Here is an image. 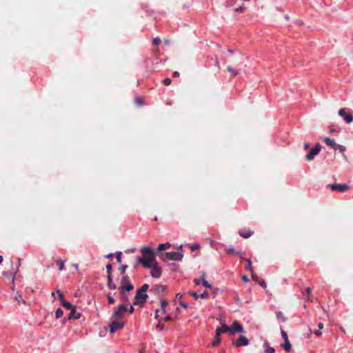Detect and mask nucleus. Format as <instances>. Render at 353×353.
Instances as JSON below:
<instances>
[{"label": "nucleus", "mask_w": 353, "mask_h": 353, "mask_svg": "<svg viewBox=\"0 0 353 353\" xmlns=\"http://www.w3.org/2000/svg\"><path fill=\"white\" fill-rule=\"evenodd\" d=\"M168 302L165 299L160 301V308L156 310L155 318L160 321H170L175 320V317L167 313Z\"/></svg>", "instance_id": "1"}, {"label": "nucleus", "mask_w": 353, "mask_h": 353, "mask_svg": "<svg viewBox=\"0 0 353 353\" xmlns=\"http://www.w3.org/2000/svg\"><path fill=\"white\" fill-rule=\"evenodd\" d=\"M143 266L150 269V274L153 278L158 279L161 276L162 270L157 261L152 262L143 261Z\"/></svg>", "instance_id": "2"}, {"label": "nucleus", "mask_w": 353, "mask_h": 353, "mask_svg": "<svg viewBox=\"0 0 353 353\" xmlns=\"http://www.w3.org/2000/svg\"><path fill=\"white\" fill-rule=\"evenodd\" d=\"M143 257H138V261L143 265V261L152 262L156 261L153 250L149 247H143L141 249Z\"/></svg>", "instance_id": "3"}, {"label": "nucleus", "mask_w": 353, "mask_h": 353, "mask_svg": "<svg viewBox=\"0 0 353 353\" xmlns=\"http://www.w3.org/2000/svg\"><path fill=\"white\" fill-rule=\"evenodd\" d=\"M128 311L127 307L124 305H120L114 309L110 319L112 320H123L125 313Z\"/></svg>", "instance_id": "4"}, {"label": "nucleus", "mask_w": 353, "mask_h": 353, "mask_svg": "<svg viewBox=\"0 0 353 353\" xmlns=\"http://www.w3.org/2000/svg\"><path fill=\"white\" fill-rule=\"evenodd\" d=\"M161 256V259L164 261H180L183 258V254L178 252H164Z\"/></svg>", "instance_id": "5"}, {"label": "nucleus", "mask_w": 353, "mask_h": 353, "mask_svg": "<svg viewBox=\"0 0 353 353\" xmlns=\"http://www.w3.org/2000/svg\"><path fill=\"white\" fill-rule=\"evenodd\" d=\"M125 326V321L123 320H110L109 330L110 333H114L117 330H121Z\"/></svg>", "instance_id": "6"}, {"label": "nucleus", "mask_w": 353, "mask_h": 353, "mask_svg": "<svg viewBox=\"0 0 353 353\" xmlns=\"http://www.w3.org/2000/svg\"><path fill=\"white\" fill-rule=\"evenodd\" d=\"M229 334H234L235 333H242L244 332L243 327L241 324L238 321H235L232 323L230 327H229Z\"/></svg>", "instance_id": "7"}, {"label": "nucleus", "mask_w": 353, "mask_h": 353, "mask_svg": "<svg viewBox=\"0 0 353 353\" xmlns=\"http://www.w3.org/2000/svg\"><path fill=\"white\" fill-rule=\"evenodd\" d=\"M339 114L347 123H351L353 122V114L351 112H347L345 108H341L339 110Z\"/></svg>", "instance_id": "8"}, {"label": "nucleus", "mask_w": 353, "mask_h": 353, "mask_svg": "<svg viewBox=\"0 0 353 353\" xmlns=\"http://www.w3.org/2000/svg\"><path fill=\"white\" fill-rule=\"evenodd\" d=\"M120 290L122 292L130 291L133 289V285L131 284L130 279L128 276H124L121 280Z\"/></svg>", "instance_id": "9"}, {"label": "nucleus", "mask_w": 353, "mask_h": 353, "mask_svg": "<svg viewBox=\"0 0 353 353\" xmlns=\"http://www.w3.org/2000/svg\"><path fill=\"white\" fill-rule=\"evenodd\" d=\"M148 298V295L146 293H145L143 291H138L136 296H135V301L134 303V305H139V304H143L145 302L146 299Z\"/></svg>", "instance_id": "10"}, {"label": "nucleus", "mask_w": 353, "mask_h": 353, "mask_svg": "<svg viewBox=\"0 0 353 353\" xmlns=\"http://www.w3.org/2000/svg\"><path fill=\"white\" fill-rule=\"evenodd\" d=\"M321 150V145L317 143L314 148L312 149L310 153L305 156L306 160L310 161L319 153Z\"/></svg>", "instance_id": "11"}, {"label": "nucleus", "mask_w": 353, "mask_h": 353, "mask_svg": "<svg viewBox=\"0 0 353 353\" xmlns=\"http://www.w3.org/2000/svg\"><path fill=\"white\" fill-rule=\"evenodd\" d=\"M236 347L247 346L249 344L248 339L243 335H240L237 341L234 343Z\"/></svg>", "instance_id": "12"}, {"label": "nucleus", "mask_w": 353, "mask_h": 353, "mask_svg": "<svg viewBox=\"0 0 353 353\" xmlns=\"http://www.w3.org/2000/svg\"><path fill=\"white\" fill-rule=\"evenodd\" d=\"M220 323L221 324V327H219V328H216V331H215V334L216 335H219L221 334V333H224V332H229V326H228L223 321H220Z\"/></svg>", "instance_id": "13"}, {"label": "nucleus", "mask_w": 353, "mask_h": 353, "mask_svg": "<svg viewBox=\"0 0 353 353\" xmlns=\"http://www.w3.org/2000/svg\"><path fill=\"white\" fill-rule=\"evenodd\" d=\"M331 187L332 190H338L341 192L349 189V186L347 184H333Z\"/></svg>", "instance_id": "14"}, {"label": "nucleus", "mask_w": 353, "mask_h": 353, "mask_svg": "<svg viewBox=\"0 0 353 353\" xmlns=\"http://www.w3.org/2000/svg\"><path fill=\"white\" fill-rule=\"evenodd\" d=\"M323 141L330 147L335 149L336 148V143L334 140L331 139L330 137H325L323 139Z\"/></svg>", "instance_id": "15"}, {"label": "nucleus", "mask_w": 353, "mask_h": 353, "mask_svg": "<svg viewBox=\"0 0 353 353\" xmlns=\"http://www.w3.org/2000/svg\"><path fill=\"white\" fill-rule=\"evenodd\" d=\"M239 234L243 238H249L253 234V232L250 230H241L239 231Z\"/></svg>", "instance_id": "16"}, {"label": "nucleus", "mask_w": 353, "mask_h": 353, "mask_svg": "<svg viewBox=\"0 0 353 353\" xmlns=\"http://www.w3.org/2000/svg\"><path fill=\"white\" fill-rule=\"evenodd\" d=\"M335 150H339V152H341L343 154V158L345 161H347V158L346 155L344 154V152H345V151L346 150L345 146L336 144V148H335Z\"/></svg>", "instance_id": "17"}, {"label": "nucleus", "mask_w": 353, "mask_h": 353, "mask_svg": "<svg viewBox=\"0 0 353 353\" xmlns=\"http://www.w3.org/2000/svg\"><path fill=\"white\" fill-rule=\"evenodd\" d=\"M62 305L65 307H66L68 310H70L72 312H75V310H76V307L74 305H72L71 303H70L69 302L63 301V304Z\"/></svg>", "instance_id": "18"}, {"label": "nucleus", "mask_w": 353, "mask_h": 353, "mask_svg": "<svg viewBox=\"0 0 353 353\" xmlns=\"http://www.w3.org/2000/svg\"><path fill=\"white\" fill-rule=\"evenodd\" d=\"M171 246V244L170 243H165L159 244L157 248L158 251H162L163 250L168 249Z\"/></svg>", "instance_id": "19"}, {"label": "nucleus", "mask_w": 353, "mask_h": 353, "mask_svg": "<svg viewBox=\"0 0 353 353\" xmlns=\"http://www.w3.org/2000/svg\"><path fill=\"white\" fill-rule=\"evenodd\" d=\"M14 299L16 301H17L19 303H24L25 301H23V299H22V296L21 294H19V293H16L14 294Z\"/></svg>", "instance_id": "20"}, {"label": "nucleus", "mask_w": 353, "mask_h": 353, "mask_svg": "<svg viewBox=\"0 0 353 353\" xmlns=\"http://www.w3.org/2000/svg\"><path fill=\"white\" fill-rule=\"evenodd\" d=\"M201 283L206 288L211 289L212 288V285L208 281H207L203 276L201 278Z\"/></svg>", "instance_id": "21"}, {"label": "nucleus", "mask_w": 353, "mask_h": 353, "mask_svg": "<svg viewBox=\"0 0 353 353\" xmlns=\"http://www.w3.org/2000/svg\"><path fill=\"white\" fill-rule=\"evenodd\" d=\"M220 342H221L220 336L216 334L215 338L212 343V345L214 347V346L217 345L218 344H219Z\"/></svg>", "instance_id": "22"}, {"label": "nucleus", "mask_w": 353, "mask_h": 353, "mask_svg": "<svg viewBox=\"0 0 353 353\" xmlns=\"http://www.w3.org/2000/svg\"><path fill=\"white\" fill-rule=\"evenodd\" d=\"M264 345L266 347L265 352L266 353H274L275 350L273 347L269 346L268 343H265Z\"/></svg>", "instance_id": "23"}, {"label": "nucleus", "mask_w": 353, "mask_h": 353, "mask_svg": "<svg viewBox=\"0 0 353 353\" xmlns=\"http://www.w3.org/2000/svg\"><path fill=\"white\" fill-rule=\"evenodd\" d=\"M282 347H283L284 350H287V351H288V350H290V348H291V344H290V343L289 340H288V341H285V343L282 345Z\"/></svg>", "instance_id": "24"}, {"label": "nucleus", "mask_w": 353, "mask_h": 353, "mask_svg": "<svg viewBox=\"0 0 353 353\" xmlns=\"http://www.w3.org/2000/svg\"><path fill=\"white\" fill-rule=\"evenodd\" d=\"M68 318L77 319L80 318V314H75V312L71 311V313L69 314Z\"/></svg>", "instance_id": "25"}, {"label": "nucleus", "mask_w": 353, "mask_h": 353, "mask_svg": "<svg viewBox=\"0 0 353 353\" xmlns=\"http://www.w3.org/2000/svg\"><path fill=\"white\" fill-rule=\"evenodd\" d=\"M57 263H58L59 270L60 271L63 270V268H64V261L62 259H58Z\"/></svg>", "instance_id": "26"}, {"label": "nucleus", "mask_w": 353, "mask_h": 353, "mask_svg": "<svg viewBox=\"0 0 353 353\" xmlns=\"http://www.w3.org/2000/svg\"><path fill=\"white\" fill-rule=\"evenodd\" d=\"M63 315V310L60 308L57 309L56 312H55V316L57 319H59Z\"/></svg>", "instance_id": "27"}, {"label": "nucleus", "mask_w": 353, "mask_h": 353, "mask_svg": "<svg viewBox=\"0 0 353 353\" xmlns=\"http://www.w3.org/2000/svg\"><path fill=\"white\" fill-rule=\"evenodd\" d=\"M276 316L279 319H280L281 321H285V318H284V316L283 314L281 312H277L276 313Z\"/></svg>", "instance_id": "28"}, {"label": "nucleus", "mask_w": 353, "mask_h": 353, "mask_svg": "<svg viewBox=\"0 0 353 353\" xmlns=\"http://www.w3.org/2000/svg\"><path fill=\"white\" fill-rule=\"evenodd\" d=\"M246 262L248 263V266H247V268L251 272H252V262L250 259H246Z\"/></svg>", "instance_id": "29"}, {"label": "nucleus", "mask_w": 353, "mask_h": 353, "mask_svg": "<svg viewBox=\"0 0 353 353\" xmlns=\"http://www.w3.org/2000/svg\"><path fill=\"white\" fill-rule=\"evenodd\" d=\"M57 294L59 295V300L61 301V304H63V301H65L64 300V298H63V294L61 292V291L59 290H57Z\"/></svg>", "instance_id": "30"}, {"label": "nucleus", "mask_w": 353, "mask_h": 353, "mask_svg": "<svg viewBox=\"0 0 353 353\" xmlns=\"http://www.w3.org/2000/svg\"><path fill=\"white\" fill-rule=\"evenodd\" d=\"M200 245L199 244H194V245H192L190 246V249L192 251H194L196 250H198L200 248Z\"/></svg>", "instance_id": "31"}, {"label": "nucleus", "mask_w": 353, "mask_h": 353, "mask_svg": "<svg viewBox=\"0 0 353 353\" xmlns=\"http://www.w3.org/2000/svg\"><path fill=\"white\" fill-rule=\"evenodd\" d=\"M108 299L109 304H113L115 302L114 299L110 294L108 295Z\"/></svg>", "instance_id": "32"}, {"label": "nucleus", "mask_w": 353, "mask_h": 353, "mask_svg": "<svg viewBox=\"0 0 353 353\" xmlns=\"http://www.w3.org/2000/svg\"><path fill=\"white\" fill-rule=\"evenodd\" d=\"M106 269H107V272H108V275H112V265H111V264H108L106 265Z\"/></svg>", "instance_id": "33"}, {"label": "nucleus", "mask_w": 353, "mask_h": 353, "mask_svg": "<svg viewBox=\"0 0 353 353\" xmlns=\"http://www.w3.org/2000/svg\"><path fill=\"white\" fill-rule=\"evenodd\" d=\"M180 310L179 307H176L174 312V314L172 315V317H175V319H176V317L178 314H179Z\"/></svg>", "instance_id": "34"}, {"label": "nucleus", "mask_w": 353, "mask_h": 353, "mask_svg": "<svg viewBox=\"0 0 353 353\" xmlns=\"http://www.w3.org/2000/svg\"><path fill=\"white\" fill-rule=\"evenodd\" d=\"M179 305L182 307H183L184 309L187 310L189 308V305L186 303H185L183 301H180L179 302Z\"/></svg>", "instance_id": "35"}, {"label": "nucleus", "mask_w": 353, "mask_h": 353, "mask_svg": "<svg viewBox=\"0 0 353 353\" xmlns=\"http://www.w3.org/2000/svg\"><path fill=\"white\" fill-rule=\"evenodd\" d=\"M208 296H209V294L206 292H204L203 293H202L201 294L199 295V298H201V299H207Z\"/></svg>", "instance_id": "36"}, {"label": "nucleus", "mask_w": 353, "mask_h": 353, "mask_svg": "<svg viewBox=\"0 0 353 353\" xmlns=\"http://www.w3.org/2000/svg\"><path fill=\"white\" fill-rule=\"evenodd\" d=\"M112 283V275H108V286Z\"/></svg>", "instance_id": "37"}, {"label": "nucleus", "mask_w": 353, "mask_h": 353, "mask_svg": "<svg viewBox=\"0 0 353 353\" xmlns=\"http://www.w3.org/2000/svg\"><path fill=\"white\" fill-rule=\"evenodd\" d=\"M149 286L148 284H145L142 286L141 289L139 290V291H143L145 293H146L147 290L148 289Z\"/></svg>", "instance_id": "38"}, {"label": "nucleus", "mask_w": 353, "mask_h": 353, "mask_svg": "<svg viewBox=\"0 0 353 353\" xmlns=\"http://www.w3.org/2000/svg\"><path fill=\"white\" fill-rule=\"evenodd\" d=\"M117 260L119 263L121 262V252H118L116 254Z\"/></svg>", "instance_id": "39"}, {"label": "nucleus", "mask_w": 353, "mask_h": 353, "mask_svg": "<svg viewBox=\"0 0 353 353\" xmlns=\"http://www.w3.org/2000/svg\"><path fill=\"white\" fill-rule=\"evenodd\" d=\"M190 294L191 295L193 296V297L195 299H198L199 298V294H198L196 292H190Z\"/></svg>", "instance_id": "40"}, {"label": "nucleus", "mask_w": 353, "mask_h": 353, "mask_svg": "<svg viewBox=\"0 0 353 353\" xmlns=\"http://www.w3.org/2000/svg\"><path fill=\"white\" fill-rule=\"evenodd\" d=\"M281 336H282L283 339L285 341H288V340L287 334L284 331H283V330L281 331Z\"/></svg>", "instance_id": "41"}, {"label": "nucleus", "mask_w": 353, "mask_h": 353, "mask_svg": "<svg viewBox=\"0 0 353 353\" xmlns=\"http://www.w3.org/2000/svg\"><path fill=\"white\" fill-rule=\"evenodd\" d=\"M228 71L232 72L234 75L238 74V71L234 70V69H233V68H232L231 67H228Z\"/></svg>", "instance_id": "42"}, {"label": "nucleus", "mask_w": 353, "mask_h": 353, "mask_svg": "<svg viewBox=\"0 0 353 353\" xmlns=\"http://www.w3.org/2000/svg\"><path fill=\"white\" fill-rule=\"evenodd\" d=\"M161 43V40L159 38H155L153 39V43L155 45H159Z\"/></svg>", "instance_id": "43"}, {"label": "nucleus", "mask_w": 353, "mask_h": 353, "mask_svg": "<svg viewBox=\"0 0 353 353\" xmlns=\"http://www.w3.org/2000/svg\"><path fill=\"white\" fill-rule=\"evenodd\" d=\"M121 300L123 301H126L128 300V296L125 294H122L121 296Z\"/></svg>", "instance_id": "44"}, {"label": "nucleus", "mask_w": 353, "mask_h": 353, "mask_svg": "<svg viewBox=\"0 0 353 353\" xmlns=\"http://www.w3.org/2000/svg\"><path fill=\"white\" fill-rule=\"evenodd\" d=\"M244 10H245V8L243 6H241L239 8H236L235 12H243Z\"/></svg>", "instance_id": "45"}, {"label": "nucleus", "mask_w": 353, "mask_h": 353, "mask_svg": "<svg viewBox=\"0 0 353 353\" xmlns=\"http://www.w3.org/2000/svg\"><path fill=\"white\" fill-rule=\"evenodd\" d=\"M170 83H171V79H169V78H167V79H165L164 80V84H165V85H170Z\"/></svg>", "instance_id": "46"}, {"label": "nucleus", "mask_w": 353, "mask_h": 353, "mask_svg": "<svg viewBox=\"0 0 353 353\" xmlns=\"http://www.w3.org/2000/svg\"><path fill=\"white\" fill-rule=\"evenodd\" d=\"M128 266L126 265H123L120 268V270L121 271L122 273H124L125 270L127 269Z\"/></svg>", "instance_id": "47"}, {"label": "nucleus", "mask_w": 353, "mask_h": 353, "mask_svg": "<svg viewBox=\"0 0 353 353\" xmlns=\"http://www.w3.org/2000/svg\"><path fill=\"white\" fill-rule=\"evenodd\" d=\"M183 297V294L181 293H178L176 295V299L181 300Z\"/></svg>", "instance_id": "48"}, {"label": "nucleus", "mask_w": 353, "mask_h": 353, "mask_svg": "<svg viewBox=\"0 0 353 353\" xmlns=\"http://www.w3.org/2000/svg\"><path fill=\"white\" fill-rule=\"evenodd\" d=\"M303 145L305 150H307L310 148V145L308 143H304Z\"/></svg>", "instance_id": "49"}, {"label": "nucleus", "mask_w": 353, "mask_h": 353, "mask_svg": "<svg viewBox=\"0 0 353 353\" xmlns=\"http://www.w3.org/2000/svg\"><path fill=\"white\" fill-rule=\"evenodd\" d=\"M314 334L317 336H321L322 335V332L321 331V330H316L314 332Z\"/></svg>", "instance_id": "50"}, {"label": "nucleus", "mask_w": 353, "mask_h": 353, "mask_svg": "<svg viewBox=\"0 0 353 353\" xmlns=\"http://www.w3.org/2000/svg\"><path fill=\"white\" fill-rule=\"evenodd\" d=\"M242 279L245 282H248V281H249L248 277L247 276H243Z\"/></svg>", "instance_id": "51"}, {"label": "nucleus", "mask_w": 353, "mask_h": 353, "mask_svg": "<svg viewBox=\"0 0 353 353\" xmlns=\"http://www.w3.org/2000/svg\"><path fill=\"white\" fill-rule=\"evenodd\" d=\"M108 288L112 290H115L117 288L116 285L113 283H112L110 285H108Z\"/></svg>", "instance_id": "52"}, {"label": "nucleus", "mask_w": 353, "mask_h": 353, "mask_svg": "<svg viewBox=\"0 0 353 353\" xmlns=\"http://www.w3.org/2000/svg\"><path fill=\"white\" fill-rule=\"evenodd\" d=\"M135 101H136V103H137L138 105H141V102L140 99H138V98H137V99H135Z\"/></svg>", "instance_id": "53"}, {"label": "nucleus", "mask_w": 353, "mask_h": 353, "mask_svg": "<svg viewBox=\"0 0 353 353\" xmlns=\"http://www.w3.org/2000/svg\"><path fill=\"white\" fill-rule=\"evenodd\" d=\"M134 307H133V306H131V307H130V309L128 310V312H129L130 313H132V312H134Z\"/></svg>", "instance_id": "54"}, {"label": "nucleus", "mask_w": 353, "mask_h": 353, "mask_svg": "<svg viewBox=\"0 0 353 353\" xmlns=\"http://www.w3.org/2000/svg\"><path fill=\"white\" fill-rule=\"evenodd\" d=\"M228 251L232 252V253H234V248L232 247L228 248Z\"/></svg>", "instance_id": "55"}, {"label": "nucleus", "mask_w": 353, "mask_h": 353, "mask_svg": "<svg viewBox=\"0 0 353 353\" xmlns=\"http://www.w3.org/2000/svg\"><path fill=\"white\" fill-rule=\"evenodd\" d=\"M319 330H321L323 328V324L322 323H319Z\"/></svg>", "instance_id": "56"}, {"label": "nucleus", "mask_w": 353, "mask_h": 353, "mask_svg": "<svg viewBox=\"0 0 353 353\" xmlns=\"http://www.w3.org/2000/svg\"><path fill=\"white\" fill-rule=\"evenodd\" d=\"M194 282H195V284H196V285H199V284L201 283V281H200V280H197V279H196V280H195V281H194Z\"/></svg>", "instance_id": "57"}, {"label": "nucleus", "mask_w": 353, "mask_h": 353, "mask_svg": "<svg viewBox=\"0 0 353 353\" xmlns=\"http://www.w3.org/2000/svg\"><path fill=\"white\" fill-rule=\"evenodd\" d=\"M261 285L263 288H266V284L264 281L261 282Z\"/></svg>", "instance_id": "58"}, {"label": "nucleus", "mask_w": 353, "mask_h": 353, "mask_svg": "<svg viewBox=\"0 0 353 353\" xmlns=\"http://www.w3.org/2000/svg\"><path fill=\"white\" fill-rule=\"evenodd\" d=\"M174 75L175 77H178V76L179 75V73L178 72H174Z\"/></svg>", "instance_id": "59"}, {"label": "nucleus", "mask_w": 353, "mask_h": 353, "mask_svg": "<svg viewBox=\"0 0 353 353\" xmlns=\"http://www.w3.org/2000/svg\"><path fill=\"white\" fill-rule=\"evenodd\" d=\"M112 256V254H111V253H110V254H107V255L105 256V257H106V258H110V257H111Z\"/></svg>", "instance_id": "60"}, {"label": "nucleus", "mask_w": 353, "mask_h": 353, "mask_svg": "<svg viewBox=\"0 0 353 353\" xmlns=\"http://www.w3.org/2000/svg\"><path fill=\"white\" fill-rule=\"evenodd\" d=\"M52 296L53 297L54 300L55 299V294L54 292L52 293Z\"/></svg>", "instance_id": "61"}, {"label": "nucleus", "mask_w": 353, "mask_h": 353, "mask_svg": "<svg viewBox=\"0 0 353 353\" xmlns=\"http://www.w3.org/2000/svg\"><path fill=\"white\" fill-rule=\"evenodd\" d=\"M3 261V257L1 256H0V264L2 263Z\"/></svg>", "instance_id": "62"}, {"label": "nucleus", "mask_w": 353, "mask_h": 353, "mask_svg": "<svg viewBox=\"0 0 353 353\" xmlns=\"http://www.w3.org/2000/svg\"><path fill=\"white\" fill-rule=\"evenodd\" d=\"M307 292L309 293V292H310V288H308L307 289Z\"/></svg>", "instance_id": "63"}, {"label": "nucleus", "mask_w": 353, "mask_h": 353, "mask_svg": "<svg viewBox=\"0 0 353 353\" xmlns=\"http://www.w3.org/2000/svg\"><path fill=\"white\" fill-rule=\"evenodd\" d=\"M179 249H180V250L182 249V245H181L179 247Z\"/></svg>", "instance_id": "64"}]
</instances>
